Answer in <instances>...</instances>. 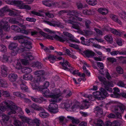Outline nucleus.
Wrapping results in <instances>:
<instances>
[{
  "mask_svg": "<svg viewBox=\"0 0 126 126\" xmlns=\"http://www.w3.org/2000/svg\"><path fill=\"white\" fill-rule=\"evenodd\" d=\"M30 38L25 36L22 35H17L13 37V39L16 40H18L19 43L22 44L26 39H29Z\"/></svg>",
  "mask_w": 126,
  "mask_h": 126,
  "instance_id": "obj_16",
  "label": "nucleus"
},
{
  "mask_svg": "<svg viewBox=\"0 0 126 126\" xmlns=\"http://www.w3.org/2000/svg\"><path fill=\"white\" fill-rule=\"evenodd\" d=\"M111 32L113 34L119 36H121L122 34V32L119 31H118L115 29H112Z\"/></svg>",
  "mask_w": 126,
  "mask_h": 126,
  "instance_id": "obj_48",
  "label": "nucleus"
},
{
  "mask_svg": "<svg viewBox=\"0 0 126 126\" xmlns=\"http://www.w3.org/2000/svg\"><path fill=\"white\" fill-rule=\"evenodd\" d=\"M43 22L46 23L51 26H59L60 25V24H58L57 22L54 21H51L50 22L46 20L43 21Z\"/></svg>",
  "mask_w": 126,
  "mask_h": 126,
  "instance_id": "obj_29",
  "label": "nucleus"
},
{
  "mask_svg": "<svg viewBox=\"0 0 126 126\" xmlns=\"http://www.w3.org/2000/svg\"><path fill=\"white\" fill-rule=\"evenodd\" d=\"M45 74L44 71L42 70H39L35 71L34 73V74L36 76L35 79V82L33 83L32 85V86L38 87L39 83L44 79V77H42Z\"/></svg>",
  "mask_w": 126,
  "mask_h": 126,
  "instance_id": "obj_5",
  "label": "nucleus"
},
{
  "mask_svg": "<svg viewBox=\"0 0 126 126\" xmlns=\"http://www.w3.org/2000/svg\"><path fill=\"white\" fill-rule=\"evenodd\" d=\"M125 109V107L124 105L121 104H120L117 106L113 107L112 110L113 112L115 113L117 118H121V113H123Z\"/></svg>",
  "mask_w": 126,
  "mask_h": 126,
  "instance_id": "obj_6",
  "label": "nucleus"
},
{
  "mask_svg": "<svg viewBox=\"0 0 126 126\" xmlns=\"http://www.w3.org/2000/svg\"><path fill=\"white\" fill-rule=\"evenodd\" d=\"M80 39L81 40V43L82 44L87 46L90 45V42L89 40H85V38L83 37H81Z\"/></svg>",
  "mask_w": 126,
  "mask_h": 126,
  "instance_id": "obj_35",
  "label": "nucleus"
},
{
  "mask_svg": "<svg viewBox=\"0 0 126 126\" xmlns=\"http://www.w3.org/2000/svg\"><path fill=\"white\" fill-rule=\"evenodd\" d=\"M7 22L5 20V18H3L0 21V36L1 38L5 35L2 29L6 32H8L10 30V27L7 25Z\"/></svg>",
  "mask_w": 126,
  "mask_h": 126,
  "instance_id": "obj_7",
  "label": "nucleus"
},
{
  "mask_svg": "<svg viewBox=\"0 0 126 126\" xmlns=\"http://www.w3.org/2000/svg\"><path fill=\"white\" fill-rule=\"evenodd\" d=\"M32 89L40 91L42 93L43 95L46 97L50 98L49 100L50 104L48 106V110L51 113H55L58 112V106L57 104L60 101L62 100L59 97L62 95L58 90L54 93L52 92L49 93V90L47 87H32Z\"/></svg>",
  "mask_w": 126,
  "mask_h": 126,
  "instance_id": "obj_1",
  "label": "nucleus"
},
{
  "mask_svg": "<svg viewBox=\"0 0 126 126\" xmlns=\"http://www.w3.org/2000/svg\"><path fill=\"white\" fill-rule=\"evenodd\" d=\"M72 104V101L71 100H65L61 102L60 105V107L62 108H68L71 107Z\"/></svg>",
  "mask_w": 126,
  "mask_h": 126,
  "instance_id": "obj_13",
  "label": "nucleus"
},
{
  "mask_svg": "<svg viewBox=\"0 0 126 126\" xmlns=\"http://www.w3.org/2000/svg\"><path fill=\"white\" fill-rule=\"evenodd\" d=\"M31 98L32 100L33 101L39 103H41L44 101L43 98L42 97L38 98L32 96Z\"/></svg>",
  "mask_w": 126,
  "mask_h": 126,
  "instance_id": "obj_30",
  "label": "nucleus"
},
{
  "mask_svg": "<svg viewBox=\"0 0 126 126\" xmlns=\"http://www.w3.org/2000/svg\"><path fill=\"white\" fill-rule=\"evenodd\" d=\"M22 71L25 73H29L32 72V69L31 68L26 67L23 69Z\"/></svg>",
  "mask_w": 126,
  "mask_h": 126,
  "instance_id": "obj_46",
  "label": "nucleus"
},
{
  "mask_svg": "<svg viewBox=\"0 0 126 126\" xmlns=\"http://www.w3.org/2000/svg\"><path fill=\"white\" fill-rule=\"evenodd\" d=\"M72 20H65L66 22L71 24L72 25V27L73 28L77 30H79L80 28L79 26V23L77 22V19L75 17H73Z\"/></svg>",
  "mask_w": 126,
  "mask_h": 126,
  "instance_id": "obj_12",
  "label": "nucleus"
},
{
  "mask_svg": "<svg viewBox=\"0 0 126 126\" xmlns=\"http://www.w3.org/2000/svg\"><path fill=\"white\" fill-rule=\"evenodd\" d=\"M1 9L2 10L4 13L7 12H10L11 11V10L7 6H5Z\"/></svg>",
  "mask_w": 126,
  "mask_h": 126,
  "instance_id": "obj_59",
  "label": "nucleus"
},
{
  "mask_svg": "<svg viewBox=\"0 0 126 126\" xmlns=\"http://www.w3.org/2000/svg\"><path fill=\"white\" fill-rule=\"evenodd\" d=\"M25 59H22L21 61V63L24 65H26L29 64V61L32 60L33 59L32 55L29 52L26 53V56L24 57Z\"/></svg>",
  "mask_w": 126,
  "mask_h": 126,
  "instance_id": "obj_14",
  "label": "nucleus"
},
{
  "mask_svg": "<svg viewBox=\"0 0 126 126\" xmlns=\"http://www.w3.org/2000/svg\"><path fill=\"white\" fill-rule=\"evenodd\" d=\"M13 94L19 97H20L22 98H24L25 97V95L24 94L20 93L19 92H15L13 93Z\"/></svg>",
  "mask_w": 126,
  "mask_h": 126,
  "instance_id": "obj_50",
  "label": "nucleus"
},
{
  "mask_svg": "<svg viewBox=\"0 0 126 126\" xmlns=\"http://www.w3.org/2000/svg\"><path fill=\"white\" fill-rule=\"evenodd\" d=\"M7 108L10 110V112L8 113V114L10 115L11 114H15L16 112H19L21 114H23L21 109L17 107L15 104L11 101H4L0 104V110L2 112H4Z\"/></svg>",
  "mask_w": 126,
  "mask_h": 126,
  "instance_id": "obj_3",
  "label": "nucleus"
},
{
  "mask_svg": "<svg viewBox=\"0 0 126 126\" xmlns=\"http://www.w3.org/2000/svg\"><path fill=\"white\" fill-rule=\"evenodd\" d=\"M39 114L40 117L43 118H47L48 116V113L45 112H41Z\"/></svg>",
  "mask_w": 126,
  "mask_h": 126,
  "instance_id": "obj_47",
  "label": "nucleus"
},
{
  "mask_svg": "<svg viewBox=\"0 0 126 126\" xmlns=\"http://www.w3.org/2000/svg\"><path fill=\"white\" fill-rule=\"evenodd\" d=\"M21 62L20 61L16 60L14 63L13 65L16 69H19L22 68Z\"/></svg>",
  "mask_w": 126,
  "mask_h": 126,
  "instance_id": "obj_31",
  "label": "nucleus"
},
{
  "mask_svg": "<svg viewBox=\"0 0 126 126\" xmlns=\"http://www.w3.org/2000/svg\"><path fill=\"white\" fill-rule=\"evenodd\" d=\"M63 33L64 35L70 38L69 40L72 42L77 43H80V42L78 40L74 39L73 38V36L71 34L66 32H63Z\"/></svg>",
  "mask_w": 126,
  "mask_h": 126,
  "instance_id": "obj_21",
  "label": "nucleus"
},
{
  "mask_svg": "<svg viewBox=\"0 0 126 126\" xmlns=\"http://www.w3.org/2000/svg\"><path fill=\"white\" fill-rule=\"evenodd\" d=\"M95 39L96 40L98 41V42H103V40L101 39H98L97 38H95L94 39L93 38H91L90 39V41L92 42L91 41L94 40Z\"/></svg>",
  "mask_w": 126,
  "mask_h": 126,
  "instance_id": "obj_62",
  "label": "nucleus"
},
{
  "mask_svg": "<svg viewBox=\"0 0 126 126\" xmlns=\"http://www.w3.org/2000/svg\"><path fill=\"white\" fill-rule=\"evenodd\" d=\"M70 47L74 48L76 49H79V47L78 45L73 44H72L70 43L69 45Z\"/></svg>",
  "mask_w": 126,
  "mask_h": 126,
  "instance_id": "obj_60",
  "label": "nucleus"
},
{
  "mask_svg": "<svg viewBox=\"0 0 126 126\" xmlns=\"http://www.w3.org/2000/svg\"><path fill=\"white\" fill-rule=\"evenodd\" d=\"M23 122H22L18 120L15 119L14 120V124L15 126H27L25 124L26 123Z\"/></svg>",
  "mask_w": 126,
  "mask_h": 126,
  "instance_id": "obj_25",
  "label": "nucleus"
},
{
  "mask_svg": "<svg viewBox=\"0 0 126 126\" xmlns=\"http://www.w3.org/2000/svg\"><path fill=\"white\" fill-rule=\"evenodd\" d=\"M2 116V119L0 122L3 126H13L12 125L8 126L10 117L8 115L4 114L0 111V116Z\"/></svg>",
  "mask_w": 126,
  "mask_h": 126,
  "instance_id": "obj_10",
  "label": "nucleus"
},
{
  "mask_svg": "<svg viewBox=\"0 0 126 126\" xmlns=\"http://www.w3.org/2000/svg\"><path fill=\"white\" fill-rule=\"evenodd\" d=\"M98 11L103 15H106L108 12V10L104 8H100L98 9Z\"/></svg>",
  "mask_w": 126,
  "mask_h": 126,
  "instance_id": "obj_36",
  "label": "nucleus"
},
{
  "mask_svg": "<svg viewBox=\"0 0 126 126\" xmlns=\"http://www.w3.org/2000/svg\"><path fill=\"white\" fill-rule=\"evenodd\" d=\"M94 30L98 34L101 35H103L102 32L99 29H98L94 28Z\"/></svg>",
  "mask_w": 126,
  "mask_h": 126,
  "instance_id": "obj_63",
  "label": "nucleus"
},
{
  "mask_svg": "<svg viewBox=\"0 0 126 126\" xmlns=\"http://www.w3.org/2000/svg\"><path fill=\"white\" fill-rule=\"evenodd\" d=\"M98 79L104 85L108 86V87H113V82L111 81H106V79L105 78L99 76L98 77Z\"/></svg>",
  "mask_w": 126,
  "mask_h": 126,
  "instance_id": "obj_15",
  "label": "nucleus"
},
{
  "mask_svg": "<svg viewBox=\"0 0 126 126\" xmlns=\"http://www.w3.org/2000/svg\"><path fill=\"white\" fill-rule=\"evenodd\" d=\"M26 20L27 21L30 22H34L36 21V19H35L29 17L26 18Z\"/></svg>",
  "mask_w": 126,
  "mask_h": 126,
  "instance_id": "obj_61",
  "label": "nucleus"
},
{
  "mask_svg": "<svg viewBox=\"0 0 126 126\" xmlns=\"http://www.w3.org/2000/svg\"><path fill=\"white\" fill-rule=\"evenodd\" d=\"M1 70V75L3 77H6L7 75V72L8 71V67L4 65H2L0 67Z\"/></svg>",
  "mask_w": 126,
  "mask_h": 126,
  "instance_id": "obj_19",
  "label": "nucleus"
},
{
  "mask_svg": "<svg viewBox=\"0 0 126 126\" xmlns=\"http://www.w3.org/2000/svg\"><path fill=\"white\" fill-rule=\"evenodd\" d=\"M87 3L89 4L92 6H94L97 3L96 0H85Z\"/></svg>",
  "mask_w": 126,
  "mask_h": 126,
  "instance_id": "obj_39",
  "label": "nucleus"
},
{
  "mask_svg": "<svg viewBox=\"0 0 126 126\" xmlns=\"http://www.w3.org/2000/svg\"><path fill=\"white\" fill-rule=\"evenodd\" d=\"M83 53L86 57L88 58L93 57L95 54L92 51L87 50L84 51Z\"/></svg>",
  "mask_w": 126,
  "mask_h": 126,
  "instance_id": "obj_26",
  "label": "nucleus"
},
{
  "mask_svg": "<svg viewBox=\"0 0 126 126\" xmlns=\"http://www.w3.org/2000/svg\"><path fill=\"white\" fill-rule=\"evenodd\" d=\"M101 92L96 91L94 92L93 93V95H89L87 96V98L83 100L81 106L79 105V103H77L72 106L71 108L72 110L78 108H85L87 107L89 105V103L91 101H93L96 99H98L103 100L106 96L109 95V94L106 92V91L104 88L101 87L100 89Z\"/></svg>",
  "mask_w": 126,
  "mask_h": 126,
  "instance_id": "obj_2",
  "label": "nucleus"
},
{
  "mask_svg": "<svg viewBox=\"0 0 126 126\" xmlns=\"http://www.w3.org/2000/svg\"><path fill=\"white\" fill-rule=\"evenodd\" d=\"M42 65L41 63L38 62L34 63L32 65V66L33 67H37L38 69H41L42 67Z\"/></svg>",
  "mask_w": 126,
  "mask_h": 126,
  "instance_id": "obj_43",
  "label": "nucleus"
},
{
  "mask_svg": "<svg viewBox=\"0 0 126 126\" xmlns=\"http://www.w3.org/2000/svg\"><path fill=\"white\" fill-rule=\"evenodd\" d=\"M17 78V74L15 73H11L8 75V79L11 81L14 82L15 81Z\"/></svg>",
  "mask_w": 126,
  "mask_h": 126,
  "instance_id": "obj_23",
  "label": "nucleus"
},
{
  "mask_svg": "<svg viewBox=\"0 0 126 126\" xmlns=\"http://www.w3.org/2000/svg\"><path fill=\"white\" fill-rule=\"evenodd\" d=\"M113 94L114 96L117 97L119 95L120 90L117 87H115L113 88Z\"/></svg>",
  "mask_w": 126,
  "mask_h": 126,
  "instance_id": "obj_44",
  "label": "nucleus"
},
{
  "mask_svg": "<svg viewBox=\"0 0 126 126\" xmlns=\"http://www.w3.org/2000/svg\"><path fill=\"white\" fill-rule=\"evenodd\" d=\"M31 107L35 110H39L40 109L39 106L34 103L31 106Z\"/></svg>",
  "mask_w": 126,
  "mask_h": 126,
  "instance_id": "obj_55",
  "label": "nucleus"
},
{
  "mask_svg": "<svg viewBox=\"0 0 126 126\" xmlns=\"http://www.w3.org/2000/svg\"><path fill=\"white\" fill-rule=\"evenodd\" d=\"M26 39L21 44V49L23 51L25 50H28L32 48V43L30 42L29 41Z\"/></svg>",
  "mask_w": 126,
  "mask_h": 126,
  "instance_id": "obj_11",
  "label": "nucleus"
},
{
  "mask_svg": "<svg viewBox=\"0 0 126 126\" xmlns=\"http://www.w3.org/2000/svg\"><path fill=\"white\" fill-rule=\"evenodd\" d=\"M92 121L97 126H103L104 125L103 121L101 119H95L93 120Z\"/></svg>",
  "mask_w": 126,
  "mask_h": 126,
  "instance_id": "obj_27",
  "label": "nucleus"
},
{
  "mask_svg": "<svg viewBox=\"0 0 126 126\" xmlns=\"http://www.w3.org/2000/svg\"><path fill=\"white\" fill-rule=\"evenodd\" d=\"M107 60L109 62H110L112 63L115 62L116 61V59L114 58L108 57L107 58Z\"/></svg>",
  "mask_w": 126,
  "mask_h": 126,
  "instance_id": "obj_54",
  "label": "nucleus"
},
{
  "mask_svg": "<svg viewBox=\"0 0 126 126\" xmlns=\"http://www.w3.org/2000/svg\"><path fill=\"white\" fill-rule=\"evenodd\" d=\"M83 13L85 14L90 15L93 14V11L90 10H84Z\"/></svg>",
  "mask_w": 126,
  "mask_h": 126,
  "instance_id": "obj_52",
  "label": "nucleus"
},
{
  "mask_svg": "<svg viewBox=\"0 0 126 126\" xmlns=\"http://www.w3.org/2000/svg\"><path fill=\"white\" fill-rule=\"evenodd\" d=\"M59 90L60 91V93L62 94V95L61 96H65L66 97H70L72 94V93L69 90H64L63 93L62 94L61 93L60 90L59 89H55V90L53 91V92L54 93L55 92L57 91V90Z\"/></svg>",
  "mask_w": 126,
  "mask_h": 126,
  "instance_id": "obj_20",
  "label": "nucleus"
},
{
  "mask_svg": "<svg viewBox=\"0 0 126 126\" xmlns=\"http://www.w3.org/2000/svg\"><path fill=\"white\" fill-rule=\"evenodd\" d=\"M41 34L45 38L48 39L53 40L54 38L57 40L61 42H63L65 41L68 42V41L64 37H61L57 35H55L53 36L50 35L43 32H40Z\"/></svg>",
  "mask_w": 126,
  "mask_h": 126,
  "instance_id": "obj_4",
  "label": "nucleus"
},
{
  "mask_svg": "<svg viewBox=\"0 0 126 126\" xmlns=\"http://www.w3.org/2000/svg\"><path fill=\"white\" fill-rule=\"evenodd\" d=\"M11 28L12 30L16 31H18L20 29L19 27L15 25L12 26Z\"/></svg>",
  "mask_w": 126,
  "mask_h": 126,
  "instance_id": "obj_57",
  "label": "nucleus"
},
{
  "mask_svg": "<svg viewBox=\"0 0 126 126\" xmlns=\"http://www.w3.org/2000/svg\"><path fill=\"white\" fill-rule=\"evenodd\" d=\"M17 44L15 42H12L10 43L9 46V48L11 50H13L16 48L17 47Z\"/></svg>",
  "mask_w": 126,
  "mask_h": 126,
  "instance_id": "obj_38",
  "label": "nucleus"
},
{
  "mask_svg": "<svg viewBox=\"0 0 126 126\" xmlns=\"http://www.w3.org/2000/svg\"><path fill=\"white\" fill-rule=\"evenodd\" d=\"M84 65L83 66V69L84 73L86 74L87 75L89 76H90V73L88 72V70H86V67H89V65H88L87 64L86 62H85L84 63Z\"/></svg>",
  "mask_w": 126,
  "mask_h": 126,
  "instance_id": "obj_33",
  "label": "nucleus"
},
{
  "mask_svg": "<svg viewBox=\"0 0 126 126\" xmlns=\"http://www.w3.org/2000/svg\"><path fill=\"white\" fill-rule=\"evenodd\" d=\"M116 71L117 72L120 74H122L123 73V70L122 68L120 66H117L116 68Z\"/></svg>",
  "mask_w": 126,
  "mask_h": 126,
  "instance_id": "obj_53",
  "label": "nucleus"
},
{
  "mask_svg": "<svg viewBox=\"0 0 126 126\" xmlns=\"http://www.w3.org/2000/svg\"><path fill=\"white\" fill-rule=\"evenodd\" d=\"M94 111L98 115H101L103 113V110L99 107H97L95 108Z\"/></svg>",
  "mask_w": 126,
  "mask_h": 126,
  "instance_id": "obj_37",
  "label": "nucleus"
},
{
  "mask_svg": "<svg viewBox=\"0 0 126 126\" xmlns=\"http://www.w3.org/2000/svg\"><path fill=\"white\" fill-rule=\"evenodd\" d=\"M65 119V117L63 116H61L59 117L58 118L55 119V120H59L60 122H62Z\"/></svg>",
  "mask_w": 126,
  "mask_h": 126,
  "instance_id": "obj_64",
  "label": "nucleus"
},
{
  "mask_svg": "<svg viewBox=\"0 0 126 126\" xmlns=\"http://www.w3.org/2000/svg\"><path fill=\"white\" fill-rule=\"evenodd\" d=\"M56 58L57 57L54 55H50L47 56V57L45 58L44 59V62H45L46 60L48 59L51 63H53L55 61H56Z\"/></svg>",
  "mask_w": 126,
  "mask_h": 126,
  "instance_id": "obj_24",
  "label": "nucleus"
},
{
  "mask_svg": "<svg viewBox=\"0 0 126 126\" xmlns=\"http://www.w3.org/2000/svg\"><path fill=\"white\" fill-rule=\"evenodd\" d=\"M67 118L72 120V122L73 124H77L79 122V121L78 120L75 119L73 117L67 116Z\"/></svg>",
  "mask_w": 126,
  "mask_h": 126,
  "instance_id": "obj_42",
  "label": "nucleus"
},
{
  "mask_svg": "<svg viewBox=\"0 0 126 126\" xmlns=\"http://www.w3.org/2000/svg\"><path fill=\"white\" fill-rule=\"evenodd\" d=\"M123 41V40L121 38H117L116 39V41L119 46H121L122 45Z\"/></svg>",
  "mask_w": 126,
  "mask_h": 126,
  "instance_id": "obj_58",
  "label": "nucleus"
},
{
  "mask_svg": "<svg viewBox=\"0 0 126 126\" xmlns=\"http://www.w3.org/2000/svg\"><path fill=\"white\" fill-rule=\"evenodd\" d=\"M7 83L5 80L0 79V87H6Z\"/></svg>",
  "mask_w": 126,
  "mask_h": 126,
  "instance_id": "obj_51",
  "label": "nucleus"
},
{
  "mask_svg": "<svg viewBox=\"0 0 126 126\" xmlns=\"http://www.w3.org/2000/svg\"><path fill=\"white\" fill-rule=\"evenodd\" d=\"M105 39L108 42L111 43L113 41V39L112 36L110 34L107 35L104 37Z\"/></svg>",
  "mask_w": 126,
  "mask_h": 126,
  "instance_id": "obj_32",
  "label": "nucleus"
},
{
  "mask_svg": "<svg viewBox=\"0 0 126 126\" xmlns=\"http://www.w3.org/2000/svg\"><path fill=\"white\" fill-rule=\"evenodd\" d=\"M119 15L122 19L126 21V13L125 12L122 11L119 13Z\"/></svg>",
  "mask_w": 126,
  "mask_h": 126,
  "instance_id": "obj_40",
  "label": "nucleus"
},
{
  "mask_svg": "<svg viewBox=\"0 0 126 126\" xmlns=\"http://www.w3.org/2000/svg\"><path fill=\"white\" fill-rule=\"evenodd\" d=\"M67 17L69 18L72 19L73 17L76 18L78 16H82L81 14L76 11L73 12L70 11V13H68L67 14Z\"/></svg>",
  "mask_w": 126,
  "mask_h": 126,
  "instance_id": "obj_18",
  "label": "nucleus"
},
{
  "mask_svg": "<svg viewBox=\"0 0 126 126\" xmlns=\"http://www.w3.org/2000/svg\"><path fill=\"white\" fill-rule=\"evenodd\" d=\"M70 10H62L59 11L58 14L60 15H62V14L64 13H70Z\"/></svg>",
  "mask_w": 126,
  "mask_h": 126,
  "instance_id": "obj_56",
  "label": "nucleus"
},
{
  "mask_svg": "<svg viewBox=\"0 0 126 126\" xmlns=\"http://www.w3.org/2000/svg\"><path fill=\"white\" fill-rule=\"evenodd\" d=\"M20 118L22 121L25 122L30 125H33V123L36 124V126H40V120L37 118H35L33 120L28 117H27L24 116H21L20 117Z\"/></svg>",
  "mask_w": 126,
  "mask_h": 126,
  "instance_id": "obj_9",
  "label": "nucleus"
},
{
  "mask_svg": "<svg viewBox=\"0 0 126 126\" xmlns=\"http://www.w3.org/2000/svg\"><path fill=\"white\" fill-rule=\"evenodd\" d=\"M54 4H55V6L63 9L67 8L69 7V6L67 4L62 1L59 2H55Z\"/></svg>",
  "mask_w": 126,
  "mask_h": 126,
  "instance_id": "obj_17",
  "label": "nucleus"
},
{
  "mask_svg": "<svg viewBox=\"0 0 126 126\" xmlns=\"http://www.w3.org/2000/svg\"><path fill=\"white\" fill-rule=\"evenodd\" d=\"M63 62H60V63L62 65L63 69L70 71L73 75L77 74L78 70H73L70 64L67 61L65 60L64 59H63Z\"/></svg>",
  "mask_w": 126,
  "mask_h": 126,
  "instance_id": "obj_8",
  "label": "nucleus"
},
{
  "mask_svg": "<svg viewBox=\"0 0 126 126\" xmlns=\"http://www.w3.org/2000/svg\"><path fill=\"white\" fill-rule=\"evenodd\" d=\"M14 4L16 5L17 6L20 7L23 6V4L22 1L18 0H14Z\"/></svg>",
  "mask_w": 126,
  "mask_h": 126,
  "instance_id": "obj_49",
  "label": "nucleus"
},
{
  "mask_svg": "<svg viewBox=\"0 0 126 126\" xmlns=\"http://www.w3.org/2000/svg\"><path fill=\"white\" fill-rule=\"evenodd\" d=\"M21 21L23 22L22 20H18L17 19L13 18H11L9 20V21L10 23L13 24H18V25L21 23Z\"/></svg>",
  "mask_w": 126,
  "mask_h": 126,
  "instance_id": "obj_34",
  "label": "nucleus"
},
{
  "mask_svg": "<svg viewBox=\"0 0 126 126\" xmlns=\"http://www.w3.org/2000/svg\"><path fill=\"white\" fill-rule=\"evenodd\" d=\"M42 2L44 5L48 7H51L53 5L55 6V2H53L51 0H45L42 1Z\"/></svg>",
  "mask_w": 126,
  "mask_h": 126,
  "instance_id": "obj_22",
  "label": "nucleus"
},
{
  "mask_svg": "<svg viewBox=\"0 0 126 126\" xmlns=\"http://www.w3.org/2000/svg\"><path fill=\"white\" fill-rule=\"evenodd\" d=\"M2 61L3 62L10 63L12 61V60L9 56H7L6 54H5L3 56Z\"/></svg>",
  "mask_w": 126,
  "mask_h": 126,
  "instance_id": "obj_28",
  "label": "nucleus"
},
{
  "mask_svg": "<svg viewBox=\"0 0 126 126\" xmlns=\"http://www.w3.org/2000/svg\"><path fill=\"white\" fill-rule=\"evenodd\" d=\"M1 95L6 97H8L10 96V94L8 92L3 90H0V97L1 96Z\"/></svg>",
  "mask_w": 126,
  "mask_h": 126,
  "instance_id": "obj_45",
  "label": "nucleus"
},
{
  "mask_svg": "<svg viewBox=\"0 0 126 126\" xmlns=\"http://www.w3.org/2000/svg\"><path fill=\"white\" fill-rule=\"evenodd\" d=\"M23 78L25 80H31L32 78V76L30 74H26L23 75Z\"/></svg>",
  "mask_w": 126,
  "mask_h": 126,
  "instance_id": "obj_41",
  "label": "nucleus"
}]
</instances>
